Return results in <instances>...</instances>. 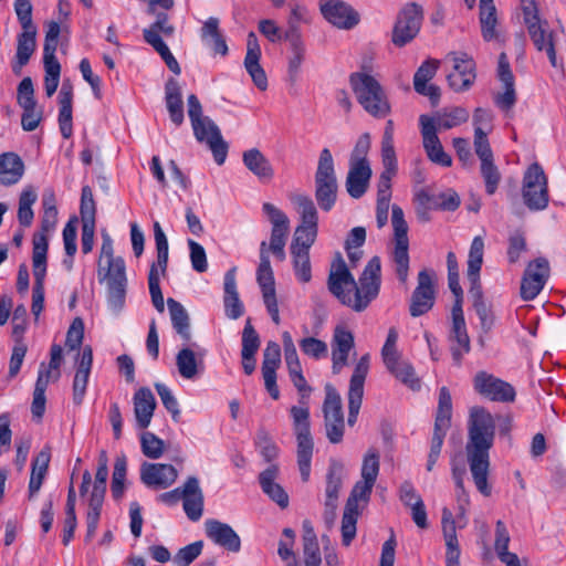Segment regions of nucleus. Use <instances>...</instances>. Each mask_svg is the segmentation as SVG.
Segmentation results:
<instances>
[{"label":"nucleus","instance_id":"1","mask_svg":"<svg viewBox=\"0 0 566 566\" xmlns=\"http://www.w3.org/2000/svg\"><path fill=\"white\" fill-rule=\"evenodd\" d=\"M381 263L378 256L371 258L358 282L349 272L342 256L333 264L327 279L328 291L345 306L355 312L365 311L380 290Z\"/></svg>","mask_w":566,"mask_h":566},{"label":"nucleus","instance_id":"2","mask_svg":"<svg viewBox=\"0 0 566 566\" xmlns=\"http://www.w3.org/2000/svg\"><path fill=\"white\" fill-rule=\"evenodd\" d=\"M495 437V421L484 407H473L468 423L465 454L473 482L484 496L491 495L488 483L490 450Z\"/></svg>","mask_w":566,"mask_h":566},{"label":"nucleus","instance_id":"3","mask_svg":"<svg viewBox=\"0 0 566 566\" xmlns=\"http://www.w3.org/2000/svg\"><path fill=\"white\" fill-rule=\"evenodd\" d=\"M97 273L99 282L105 281L107 285L108 307L118 314L123 310L126 298V266L122 258L113 256V242L108 235L103 238Z\"/></svg>","mask_w":566,"mask_h":566},{"label":"nucleus","instance_id":"4","mask_svg":"<svg viewBox=\"0 0 566 566\" xmlns=\"http://www.w3.org/2000/svg\"><path fill=\"white\" fill-rule=\"evenodd\" d=\"M188 116L191 122L193 135L199 143H206L211 150L214 161L222 165L228 155V144L223 140L219 127L208 116H203L202 106L195 94L187 98Z\"/></svg>","mask_w":566,"mask_h":566},{"label":"nucleus","instance_id":"5","mask_svg":"<svg viewBox=\"0 0 566 566\" xmlns=\"http://www.w3.org/2000/svg\"><path fill=\"white\" fill-rule=\"evenodd\" d=\"M484 240L481 235L473 238L468 256L467 276L471 283L470 293L473 297V307L479 316L481 328L488 333L494 324V315L483 300L480 286V271L483 263Z\"/></svg>","mask_w":566,"mask_h":566},{"label":"nucleus","instance_id":"6","mask_svg":"<svg viewBox=\"0 0 566 566\" xmlns=\"http://www.w3.org/2000/svg\"><path fill=\"white\" fill-rule=\"evenodd\" d=\"M349 84L358 103L369 115L384 118L390 113L387 94L373 75L365 72L352 73Z\"/></svg>","mask_w":566,"mask_h":566},{"label":"nucleus","instance_id":"7","mask_svg":"<svg viewBox=\"0 0 566 566\" xmlns=\"http://www.w3.org/2000/svg\"><path fill=\"white\" fill-rule=\"evenodd\" d=\"M315 199L323 211H331L336 203L338 184L334 168V160L328 148H323L315 172Z\"/></svg>","mask_w":566,"mask_h":566},{"label":"nucleus","instance_id":"8","mask_svg":"<svg viewBox=\"0 0 566 566\" xmlns=\"http://www.w3.org/2000/svg\"><path fill=\"white\" fill-rule=\"evenodd\" d=\"M158 500L169 505L182 500L184 511L192 522L199 521L203 514L205 496L196 476H188L181 486L160 494Z\"/></svg>","mask_w":566,"mask_h":566},{"label":"nucleus","instance_id":"9","mask_svg":"<svg viewBox=\"0 0 566 566\" xmlns=\"http://www.w3.org/2000/svg\"><path fill=\"white\" fill-rule=\"evenodd\" d=\"M108 478V458L105 450H102L98 455V465L95 473V481L93 490L88 497L87 513H86V541H91L97 530L101 518L102 506L106 493V482Z\"/></svg>","mask_w":566,"mask_h":566},{"label":"nucleus","instance_id":"10","mask_svg":"<svg viewBox=\"0 0 566 566\" xmlns=\"http://www.w3.org/2000/svg\"><path fill=\"white\" fill-rule=\"evenodd\" d=\"M452 416V398L447 387H441L439 390L438 407L434 418L433 434L430 443V451L428 454L427 470L432 471L437 463L444 438L451 426Z\"/></svg>","mask_w":566,"mask_h":566},{"label":"nucleus","instance_id":"11","mask_svg":"<svg viewBox=\"0 0 566 566\" xmlns=\"http://www.w3.org/2000/svg\"><path fill=\"white\" fill-rule=\"evenodd\" d=\"M391 223L395 234V248L392 251V261L395 272L401 284H407L409 276V239L408 224L405 220L402 209L394 205L391 209Z\"/></svg>","mask_w":566,"mask_h":566},{"label":"nucleus","instance_id":"12","mask_svg":"<svg viewBox=\"0 0 566 566\" xmlns=\"http://www.w3.org/2000/svg\"><path fill=\"white\" fill-rule=\"evenodd\" d=\"M375 483L367 480H359L355 483L346 501L342 518V543L349 546L356 536V524L359 515L358 502L368 503Z\"/></svg>","mask_w":566,"mask_h":566},{"label":"nucleus","instance_id":"13","mask_svg":"<svg viewBox=\"0 0 566 566\" xmlns=\"http://www.w3.org/2000/svg\"><path fill=\"white\" fill-rule=\"evenodd\" d=\"M522 196L530 210L539 211L547 207L549 201L547 178L538 163L532 164L525 171Z\"/></svg>","mask_w":566,"mask_h":566},{"label":"nucleus","instance_id":"14","mask_svg":"<svg viewBox=\"0 0 566 566\" xmlns=\"http://www.w3.org/2000/svg\"><path fill=\"white\" fill-rule=\"evenodd\" d=\"M422 20V7L416 2L407 3L397 15L392 30V43L401 48L411 42L419 33Z\"/></svg>","mask_w":566,"mask_h":566},{"label":"nucleus","instance_id":"15","mask_svg":"<svg viewBox=\"0 0 566 566\" xmlns=\"http://www.w3.org/2000/svg\"><path fill=\"white\" fill-rule=\"evenodd\" d=\"M472 385L475 392L491 401L511 403L516 397V391L510 382L484 370L474 375Z\"/></svg>","mask_w":566,"mask_h":566},{"label":"nucleus","instance_id":"16","mask_svg":"<svg viewBox=\"0 0 566 566\" xmlns=\"http://www.w3.org/2000/svg\"><path fill=\"white\" fill-rule=\"evenodd\" d=\"M49 243L43 235L34 240V251L32 252L34 284L32 290L31 311L35 318L39 317L44 306V277L46 274V253Z\"/></svg>","mask_w":566,"mask_h":566},{"label":"nucleus","instance_id":"17","mask_svg":"<svg viewBox=\"0 0 566 566\" xmlns=\"http://www.w3.org/2000/svg\"><path fill=\"white\" fill-rule=\"evenodd\" d=\"M433 276V271L427 269L418 273V284L411 294L409 304V313L412 317L422 316L433 307L436 302Z\"/></svg>","mask_w":566,"mask_h":566},{"label":"nucleus","instance_id":"18","mask_svg":"<svg viewBox=\"0 0 566 566\" xmlns=\"http://www.w3.org/2000/svg\"><path fill=\"white\" fill-rule=\"evenodd\" d=\"M448 59L453 63V70L447 75L451 90L457 93L471 88L476 78L475 62L467 53L451 52Z\"/></svg>","mask_w":566,"mask_h":566},{"label":"nucleus","instance_id":"19","mask_svg":"<svg viewBox=\"0 0 566 566\" xmlns=\"http://www.w3.org/2000/svg\"><path fill=\"white\" fill-rule=\"evenodd\" d=\"M369 369V356L366 354L360 357L354 368L349 381L348 390V418L349 426H354L361 407L364 396V384Z\"/></svg>","mask_w":566,"mask_h":566},{"label":"nucleus","instance_id":"20","mask_svg":"<svg viewBox=\"0 0 566 566\" xmlns=\"http://www.w3.org/2000/svg\"><path fill=\"white\" fill-rule=\"evenodd\" d=\"M549 276V263L545 258L530 262L521 282V296L524 301L534 300L543 290Z\"/></svg>","mask_w":566,"mask_h":566},{"label":"nucleus","instance_id":"21","mask_svg":"<svg viewBox=\"0 0 566 566\" xmlns=\"http://www.w3.org/2000/svg\"><path fill=\"white\" fill-rule=\"evenodd\" d=\"M422 144L428 158L442 167L452 165L451 157L444 151L442 144L437 134L434 119L428 115L419 117Z\"/></svg>","mask_w":566,"mask_h":566},{"label":"nucleus","instance_id":"22","mask_svg":"<svg viewBox=\"0 0 566 566\" xmlns=\"http://www.w3.org/2000/svg\"><path fill=\"white\" fill-rule=\"evenodd\" d=\"M319 9L323 17L334 27L350 30L359 22L358 12L342 0H321Z\"/></svg>","mask_w":566,"mask_h":566},{"label":"nucleus","instance_id":"23","mask_svg":"<svg viewBox=\"0 0 566 566\" xmlns=\"http://www.w3.org/2000/svg\"><path fill=\"white\" fill-rule=\"evenodd\" d=\"M292 202L301 217V224L295 229L293 238L300 240L303 239V233H306V239L315 241L317 235L318 213L314 201L306 195H296L292 198Z\"/></svg>","mask_w":566,"mask_h":566},{"label":"nucleus","instance_id":"24","mask_svg":"<svg viewBox=\"0 0 566 566\" xmlns=\"http://www.w3.org/2000/svg\"><path fill=\"white\" fill-rule=\"evenodd\" d=\"M332 369L334 374H339L348 363L350 350L355 346L354 335L343 325H337L332 338Z\"/></svg>","mask_w":566,"mask_h":566},{"label":"nucleus","instance_id":"25","mask_svg":"<svg viewBox=\"0 0 566 566\" xmlns=\"http://www.w3.org/2000/svg\"><path fill=\"white\" fill-rule=\"evenodd\" d=\"M177 476V470L171 464L146 462L140 469V480L148 488L166 489L175 483Z\"/></svg>","mask_w":566,"mask_h":566},{"label":"nucleus","instance_id":"26","mask_svg":"<svg viewBox=\"0 0 566 566\" xmlns=\"http://www.w3.org/2000/svg\"><path fill=\"white\" fill-rule=\"evenodd\" d=\"M92 365H93V349L90 345H86L77 354V359H76V373L74 376L73 388H72L73 389V402L76 406L82 405V402L84 400Z\"/></svg>","mask_w":566,"mask_h":566},{"label":"nucleus","instance_id":"27","mask_svg":"<svg viewBox=\"0 0 566 566\" xmlns=\"http://www.w3.org/2000/svg\"><path fill=\"white\" fill-rule=\"evenodd\" d=\"M205 531L209 539L224 549L232 553L241 549V539L229 524L210 518L205 522Z\"/></svg>","mask_w":566,"mask_h":566},{"label":"nucleus","instance_id":"28","mask_svg":"<svg viewBox=\"0 0 566 566\" xmlns=\"http://www.w3.org/2000/svg\"><path fill=\"white\" fill-rule=\"evenodd\" d=\"M284 40L290 43L292 54L289 57L287 78L291 84L298 80L301 66L305 60L306 49L298 28L291 22V28L284 32Z\"/></svg>","mask_w":566,"mask_h":566},{"label":"nucleus","instance_id":"29","mask_svg":"<svg viewBox=\"0 0 566 566\" xmlns=\"http://www.w3.org/2000/svg\"><path fill=\"white\" fill-rule=\"evenodd\" d=\"M262 209L272 224L270 243L269 245L266 244L268 251L276 247H285L290 232L287 216L270 202L263 203Z\"/></svg>","mask_w":566,"mask_h":566},{"label":"nucleus","instance_id":"30","mask_svg":"<svg viewBox=\"0 0 566 566\" xmlns=\"http://www.w3.org/2000/svg\"><path fill=\"white\" fill-rule=\"evenodd\" d=\"M382 360L387 369L400 381L415 388L418 385V379L415 377V370L412 366L400 359V354L397 347L382 346L381 349Z\"/></svg>","mask_w":566,"mask_h":566},{"label":"nucleus","instance_id":"31","mask_svg":"<svg viewBox=\"0 0 566 566\" xmlns=\"http://www.w3.org/2000/svg\"><path fill=\"white\" fill-rule=\"evenodd\" d=\"M206 350L195 352L190 347L181 348L176 356L179 375L189 380L198 378L205 371Z\"/></svg>","mask_w":566,"mask_h":566},{"label":"nucleus","instance_id":"32","mask_svg":"<svg viewBox=\"0 0 566 566\" xmlns=\"http://www.w3.org/2000/svg\"><path fill=\"white\" fill-rule=\"evenodd\" d=\"M315 241L310 239L296 240L293 238L290 250L293 259V269L295 276L300 282L308 283L312 279V268L310 261V248Z\"/></svg>","mask_w":566,"mask_h":566},{"label":"nucleus","instance_id":"33","mask_svg":"<svg viewBox=\"0 0 566 566\" xmlns=\"http://www.w3.org/2000/svg\"><path fill=\"white\" fill-rule=\"evenodd\" d=\"M439 66V61L427 60L424 61L413 76L415 91L423 96H428L433 105L439 102L440 88L437 85H427V83L434 76Z\"/></svg>","mask_w":566,"mask_h":566},{"label":"nucleus","instance_id":"34","mask_svg":"<svg viewBox=\"0 0 566 566\" xmlns=\"http://www.w3.org/2000/svg\"><path fill=\"white\" fill-rule=\"evenodd\" d=\"M371 174L373 172L369 164H349V170L346 177L345 186L348 195L352 198L359 199L366 193Z\"/></svg>","mask_w":566,"mask_h":566},{"label":"nucleus","instance_id":"35","mask_svg":"<svg viewBox=\"0 0 566 566\" xmlns=\"http://www.w3.org/2000/svg\"><path fill=\"white\" fill-rule=\"evenodd\" d=\"M530 38L538 51H545L551 65L558 67L557 56L554 43V32L549 30L547 21L530 25L527 28Z\"/></svg>","mask_w":566,"mask_h":566},{"label":"nucleus","instance_id":"36","mask_svg":"<svg viewBox=\"0 0 566 566\" xmlns=\"http://www.w3.org/2000/svg\"><path fill=\"white\" fill-rule=\"evenodd\" d=\"M134 413L138 429L145 430L150 424L157 402L147 387L138 389L134 395Z\"/></svg>","mask_w":566,"mask_h":566},{"label":"nucleus","instance_id":"37","mask_svg":"<svg viewBox=\"0 0 566 566\" xmlns=\"http://www.w3.org/2000/svg\"><path fill=\"white\" fill-rule=\"evenodd\" d=\"M235 268L230 269L224 274V312L227 317L231 319H238L243 315L244 307L242 302L240 301L239 293L237 290V281H235Z\"/></svg>","mask_w":566,"mask_h":566},{"label":"nucleus","instance_id":"38","mask_svg":"<svg viewBox=\"0 0 566 566\" xmlns=\"http://www.w3.org/2000/svg\"><path fill=\"white\" fill-rule=\"evenodd\" d=\"M36 29L34 30H22L18 34L17 39V53L14 61L12 62V72L15 75L21 73L23 66H25L36 48Z\"/></svg>","mask_w":566,"mask_h":566},{"label":"nucleus","instance_id":"39","mask_svg":"<svg viewBox=\"0 0 566 566\" xmlns=\"http://www.w3.org/2000/svg\"><path fill=\"white\" fill-rule=\"evenodd\" d=\"M277 472L279 468L275 464L270 465L260 473L259 482L262 491L280 507L285 509L289 505V495L284 489L275 482Z\"/></svg>","mask_w":566,"mask_h":566},{"label":"nucleus","instance_id":"40","mask_svg":"<svg viewBox=\"0 0 566 566\" xmlns=\"http://www.w3.org/2000/svg\"><path fill=\"white\" fill-rule=\"evenodd\" d=\"M59 125L61 134L64 138H70L73 134L72 124V104H73V87L70 81H64L59 93Z\"/></svg>","mask_w":566,"mask_h":566},{"label":"nucleus","instance_id":"41","mask_svg":"<svg viewBox=\"0 0 566 566\" xmlns=\"http://www.w3.org/2000/svg\"><path fill=\"white\" fill-rule=\"evenodd\" d=\"M452 359L460 366L463 357L471 350V342L465 323L451 324L448 335Z\"/></svg>","mask_w":566,"mask_h":566},{"label":"nucleus","instance_id":"42","mask_svg":"<svg viewBox=\"0 0 566 566\" xmlns=\"http://www.w3.org/2000/svg\"><path fill=\"white\" fill-rule=\"evenodd\" d=\"M165 101L171 122L180 126L185 118L184 102L180 85L174 77L168 78L165 84Z\"/></svg>","mask_w":566,"mask_h":566},{"label":"nucleus","instance_id":"43","mask_svg":"<svg viewBox=\"0 0 566 566\" xmlns=\"http://www.w3.org/2000/svg\"><path fill=\"white\" fill-rule=\"evenodd\" d=\"M296 437V458L297 467L303 482H307L311 474V462L314 450V441L311 431L297 432Z\"/></svg>","mask_w":566,"mask_h":566},{"label":"nucleus","instance_id":"44","mask_svg":"<svg viewBox=\"0 0 566 566\" xmlns=\"http://www.w3.org/2000/svg\"><path fill=\"white\" fill-rule=\"evenodd\" d=\"M24 174V163L14 153L0 155V184L12 186L19 182Z\"/></svg>","mask_w":566,"mask_h":566},{"label":"nucleus","instance_id":"45","mask_svg":"<svg viewBox=\"0 0 566 566\" xmlns=\"http://www.w3.org/2000/svg\"><path fill=\"white\" fill-rule=\"evenodd\" d=\"M256 281L261 287L263 298L276 295L274 275L265 241H262L260 244V263L256 270Z\"/></svg>","mask_w":566,"mask_h":566},{"label":"nucleus","instance_id":"46","mask_svg":"<svg viewBox=\"0 0 566 566\" xmlns=\"http://www.w3.org/2000/svg\"><path fill=\"white\" fill-rule=\"evenodd\" d=\"M242 160L244 166L259 179L271 180L273 178L274 170L269 159L258 148L245 150Z\"/></svg>","mask_w":566,"mask_h":566},{"label":"nucleus","instance_id":"47","mask_svg":"<svg viewBox=\"0 0 566 566\" xmlns=\"http://www.w3.org/2000/svg\"><path fill=\"white\" fill-rule=\"evenodd\" d=\"M167 305L174 329L185 343H189L191 340V331L187 310L181 303L171 297L167 300Z\"/></svg>","mask_w":566,"mask_h":566},{"label":"nucleus","instance_id":"48","mask_svg":"<svg viewBox=\"0 0 566 566\" xmlns=\"http://www.w3.org/2000/svg\"><path fill=\"white\" fill-rule=\"evenodd\" d=\"M51 460V450L49 447L43 448L32 461V470L29 482V496H34L41 489L43 480L48 473Z\"/></svg>","mask_w":566,"mask_h":566},{"label":"nucleus","instance_id":"49","mask_svg":"<svg viewBox=\"0 0 566 566\" xmlns=\"http://www.w3.org/2000/svg\"><path fill=\"white\" fill-rule=\"evenodd\" d=\"M201 39L209 45L214 53L222 56L228 54V45L223 34L219 29V19L210 17L201 28Z\"/></svg>","mask_w":566,"mask_h":566},{"label":"nucleus","instance_id":"50","mask_svg":"<svg viewBox=\"0 0 566 566\" xmlns=\"http://www.w3.org/2000/svg\"><path fill=\"white\" fill-rule=\"evenodd\" d=\"M344 464L335 459L329 461L326 474L325 488V502L327 505L333 506V503H338V495L343 484Z\"/></svg>","mask_w":566,"mask_h":566},{"label":"nucleus","instance_id":"51","mask_svg":"<svg viewBox=\"0 0 566 566\" xmlns=\"http://www.w3.org/2000/svg\"><path fill=\"white\" fill-rule=\"evenodd\" d=\"M432 118L434 119L437 132L439 129H451L465 123L469 119V112L464 107L457 106L444 108Z\"/></svg>","mask_w":566,"mask_h":566},{"label":"nucleus","instance_id":"52","mask_svg":"<svg viewBox=\"0 0 566 566\" xmlns=\"http://www.w3.org/2000/svg\"><path fill=\"white\" fill-rule=\"evenodd\" d=\"M63 363V349L60 345L53 344L50 349V363H41L38 376H43L50 382L59 380L61 377L60 367Z\"/></svg>","mask_w":566,"mask_h":566},{"label":"nucleus","instance_id":"53","mask_svg":"<svg viewBox=\"0 0 566 566\" xmlns=\"http://www.w3.org/2000/svg\"><path fill=\"white\" fill-rule=\"evenodd\" d=\"M36 199L38 195L32 187H27L22 190L18 209V220L22 227H30L32 224L34 218L32 205Z\"/></svg>","mask_w":566,"mask_h":566},{"label":"nucleus","instance_id":"54","mask_svg":"<svg viewBox=\"0 0 566 566\" xmlns=\"http://www.w3.org/2000/svg\"><path fill=\"white\" fill-rule=\"evenodd\" d=\"M175 32V27L169 23L168 14L165 12L156 13V21L149 28L144 29L143 35L146 43L150 45L154 39H161L160 33L165 36H171Z\"/></svg>","mask_w":566,"mask_h":566},{"label":"nucleus","instance_id":"55","mask_svg":"<svg viewBox=\"0 0 566 566\" xmlns=\"http://www.w3.org/2000/svg\"><path fill=\"white\" fill-rule=\"evenodd\" d=\"M326 395L323 403L324 420H337V418H344L342 398L337 390L327 385L325 387Z\"/></svg>","mask_w":566,"mask_h":566},{"label":"nucleus","instance_id":"56","mask_svg":"<svg viewBox=\"0 0 566 566\" xmlns=\"http://www.w3.org/2000/svg\"><path fill=\"white\" fill-rule=\"evenodd\" d=\"M127 460L124 454L116 458L112 475L111 491L115 500L122 499L125 490Z\"/></svg>","mask_w":566,"mask_h":566},{"label":"nucleus","instance_id":"57","mask_svg":"<svg viewBox=\"0 0 566 566\" xmlns=\"http://www.w3.org/2000/svg\"><path fill=\"white\" fill-rule=\"evenodd\" d=\"M480 24L481 33L484 41L490 42L499 40V32L496 30L497 17L495 8H483L480 10Z\"/></svg>","mask_w":566,"mask_h":566},{"label":"nucleus","instance_id":"58","mask_svg":"<svg viewBox=\"0 0 566 566\" xmlns=\"http://www.w3.org/2000/svg\"><path fill=\"white\" fill-rule=\"evenodd\" d=\"M480 172L485 185V192L489 196L494 195L502 180V175L497 166L494 164V159L482 161Z\"/></svg>","mask_w":566,"mask_h":566},{"label":"nucleus","instance_id":"59","mask_svg":"<svg viewBox=\"0 0 566 566\" xmlns=\"http://www.w3.org/2000/svg\"><path fill=\"white\" fill-rule=\"evenodd\" d=\"M154 235L157 250V269L161 275L166 274L168 265V240L158 221L154 223Z\"/></svg>","mask_w":566,"mask_h":566},{"label":"nucleus","instance_id":"60","mask_svg":"<svg viewBox=\"0 0 566 566\" xmlns=\"http://www.w3.org/2000/svg\"><path fill=\"white\" fill-rule=\"evenodd\" d=\"M160 271L157 269L156 264H151L149 274H148V285L149 293L151 296V302L155 308L163 313L165 311V301L160 289Z\"/></svg>","mask_w":566,"mask_h":566},{"label":"nucleus","instance_id":"61","mask_svg":"<svg viewBox=\"0 0 566 566\" xmlns=\"http://www.w3.org/2000/svg\"><path fill=\"white\" fill-rule=\"evenodd\" d=\"M442 528L447 551L460 549L453 515L447 507L442 510Z\"/></svg>","mask_w":566,"mask_h":566},{"label":"nucleus","instance_id":"62","mask_svg":"<svg viewBox=\"0 0 566 566\" xmlns=\"http://www.w3.org/2000/svg\"><path fill=\"white\" fill-rule=\"evenodd\" d=\"M142 451L149 459H158L164 453V441L156 434L145 431L140 436Z\"/></svg>","mask_w":566,"mask_h":566},{"label":"nucleus","instance_id":"63","mask_svg":"<svg viewBox=\"0 0 566 566\" xmlns=\"http://www.w3.org/2000/svg\"><path fill=\"white\" fill-rule=\"evenodd\" d=\"M379 453L375 449L368 450L361 465V479L376 483L379 473Z\"/></svg>","mask_w":566,"mask_h":566},{"label":"nucleus","instance_id":"64","mask_svg":"<svg viewBox=\"0 0 566 566\" xmlns=\"http://www.w3.org/2000/svg\"><path fill=\"white\" fill-rule=\"evenodd\" d=\"M202 547V541H197L180 548L174 557V563L177 566H189L201 554Z\"/></svg>","mask_w":566,"mask_h":566}]
</instances>
